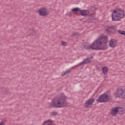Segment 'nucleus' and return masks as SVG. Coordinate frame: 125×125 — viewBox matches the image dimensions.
<instances>
[{
    "label": "nucleus",
    "instance_id": "obj_14",
    "mask_svg": "<svg viewBox=\"0 0 125 125\" xmlns=\"http://www.w3.org/2000/svg\"><path fill=\"white\" fill-rule=\"evenodd\" d=\"M102 70L104 75H107V74H108V67H103L102 68Z\"/></svg>",
    "mask_w": 125,
    "mask_h": 125
},
{
    "label": "nucleus",
    "instance_id": "obj_1",
    "mask_svg": "<svg viewBox=\"0 0 125 125\" xmlns=\"http://www.w3.org/2000/svg\"><path fill=\"white\" fill-rule=\"evenodd\" d=\"M107 42H108V36L105 35H101L91 45L87 47V49L93 50L107 49Z\"/></svg>",
    "mask_w": 125,
    "mask_h": 125
},
{
    "label": "nucleus",
    "instance_id": "obj_9",
    "mask_svg": "<svg viewBox=\"0 0 125 125\" xmlns=\"http://www.w3.org/2000/svg\"><path fill=\"white\" fill-rule=\"evenodd\" d=\"M109 45L110 47H116L117 46V40L116 39H111L109 41Z\"/></svg>",
    "mask_w": 125,
    "mask_h": 125
},
{
    "label": "nucleus",
    "instance_id": "obj_12",
    "mask_svg": "<svg viewBox=\"0 0 125 125\" xmlns=\"http://www.w3.org/2000/svg\"><path fill=\"white\" fill-rule=\"evenodd\" d=\"M106 32H107V33H113V32H114V31H115V27L114 26H111L110 27H108L106 30Z\"/></svg>",
    "mask_w": 125,
    "mask_h": 125
},
{
    "label": "nucleus",
    "instance_id": "obj_17",
    "mask_svg": "<svg viewBox=\"0 0 125 125\" xmlns=\"http://www.w3.org/2000/svg\"><path fill=\"white\" fill-rule=\"evenodd\" d=\"M51 116H56L57 115V113L55 112H53L51 113Z\"/></svg>",
    "mask_w": 125,
    "mask_h": 125
},
{
    "label": "nucleus",
    "instance_id": "obj_6",
    "mask_svg": "<svg viewBox=\"0 0 125 125\" xmlns=\"http://www.w3.org/2000/svg\"><path fill=\"white\" fill-rule=\"evenodd\" d=\"M72 11H73L74 12H78V11H79L81 15H82L83 16H85V15H88V14H89V11L80 10V9H79L78 8L72 9Z\"/></svg>",
    "mask_w": 125,
    "mask_h": 125
},
{
    "label": "nucleus",
    "instance_id": "obj_3",
    "mask_svg": "<svg viewBox=\"0 0 125 125\" xmlns=\"http://www.w3.org/2000/svg\"><path fill=\"white\" fill-rule=\"evenodd\" d=\"M125 16V12L122 9H117L113 11L112 14V20L119 21Z\"/></svg>",
    "mask_w": 125,
    "mask_h": 125
},
{
    "label": "nucleus",
    "instance_id": "obj_11",
    "mask_svg": "<svg viewBox=\"0 0 125 125\" xmlns=\"http://www.w3.org/2000/svg\"><path fill=\"white\" fill-rule=\"evenodd\" d=\"M88 63H91L90 58H87L84 60L83 62L79 64V66H83V65H85V64H88Z\"/></svg>",
    "mask_w": 125,
    "mask_h": 125
},
{
    "label": "nucleus",
    "instance_id": "obj_8",
    "mask_svg": "<svg viewBox=\"0 0 125 125\" xmlns=\"http://www.w3.org/2000/svg\"><path fill=\"white\" fill-rule=\"evenodd\" d=\"M94 99L91 98L88 100L85 103L84 106L86 108H90L91 106H92L93 104V102H94Z\"/></svg>",
    "mask_w": 125,
    "mask_h": 125
},
{
    "label": "nucleus",
    "instance_id": "obj_5",
    "mask_svg": "<svg viewBox=\"0 0 125 125\" xmlns=\"http://www.w3.org/2000/svg\"><path fill=\"white\" fill-rule=\"evenodd\" d=\"M109 96L106 94L101 95L97 100L98 102H108L109 101Z\"/></svg>",
    "mask_w": 125,
    "mask_h": 125
},
{
    "label": "nucleus",
    "instance_id": "obj_4",
    "mask_svg": "<svg viewBox=\"0 0 125 125\" xmlns=\"http://www.w3.org/2000/svg\"><path fill=\"white\" fill-rule=\"evenodd\" d=\"M114 96L118 98H125V89L124 87L119 88L114 93Z\"/></svg>",
    "mask_w": 125,
    "mask_h": 125
},
{
    "label": "nucleus",
    "instance_id": "obj_10",
    "mask_svg": "<svg viewBox=\"0 0 125 125\" xmlns=\"http://www.w3.org/2000/svg\"><path fill=\"white\" fill-rule=\"evenodd\" d=\"M122 109V108L120 107H115L111 110V113L112 116H116V114L119 112L120 110Z\"/></svg>",
    "mask_w": 125,
    "mask_h": 125
},
{
    "label": "nucleus",
    "instance_id": "obj_19",
    "mask_svg": "<svg viewBox=\"0 0 125 125\" xmlns=\"http://www.w3.org/2000/svg\"><path fill=\"white\" fill-rule=\"evenodd\" d=\"M0 125H3V122H1L0 123Z\"/></svg>",
    "mask_w": 125,
    "mask_h": 125
},
{
    "label": "nucleus",
    "instance_id": "obj_15",
    "mask_svg": "<svg viewBox=\"0 0 125 125\" xmlns=\"http://www.w3.org/2000/svg\"><path fill=\"white\" fill-rule=\"evenodd\" d=\"M118 33H119V34L121 35H124L125 36V32L124 31L118 30Z\"/></svg>",
    "mask_w": 125,
    "mask_h": 125
},
{
    "label": "nucleus",
    "instance_id": "obj_7",
    "mask_svg": "<svg viewBox=\"0 0 125 125\" xmlns=\"http://www.w3.org/2000/svg\"><path fill=\"white\" fill-rule=\"evenodd\" d=\"M38 13L39 15H41L42 16H46L49 14L48 13V11L46 8H42L39 10Z\"/></svg>",
    "mask_w": 125,
    "mask_h": 125
},
{
    "label": "nucleus",
    "instance_id": "obj_16",
    "mask_svg": "<svg viewBox=\"0 0 125 125\" xmlns=\"http://www.w3.org/2000/svg\"><path fill=\"white\" fill-rule=\"evenodd\" d=\"M61 44H62V45H63L64 46H67V43L64 41L61 42Z\"/></svg>",
    "mask_w": 125,
    "mask_h": 125
},
{
    "label": "nucleus",
    "instance_id": "obj_2",
    "mask_svg": "<svg viewBox=\"0 0 125 125\" xmlns=\"http://www.w3.org/2000/svg\"><path fill=\"white\" fill-rule=\"evenodd\" d=\"M67 97L64 94H62L59 97L55 98L49 104L50 108H63L67 106Z\"/></svg>",
    "mask_w": 125,
    "mask_h": 125
},
{
    "label": "nucleus",
    "instance_id": "obj_20",
    "mask_svg": "<svg viewBox=\"0 0 125 125\" xmlns=\"http://www.w3.org/2000/svg\"><path fill=\"white\" fill-rule=\"evenodd\" d=\"M91 58H93V57H92H92H91Z\"/></svg>",
    "mask_w": 125,
    "mask_h": 125
},
{
    "label": "nucleus",
    "instance_id": "obj_18",
    "mask_svg": "<svg viewBox=\"0 0 125 125\" xmlns=\"http://www.w3.org/2000/svg\"><path fill=\"white\" fill-rule=\"evenodd\" d=\"M71 69H69L67 71H66L65 72H64V75L68 74V73H71Z\"/></svg>",
    "mask_w": 125,
    "mask_h": 125
},
{
    "label": "nucleus",
    "instance_id": "obj_13",
    "mask_svg": "<svg viewBox=\"0 0 125 125\" xmlns=\"http://www.w3.org/2000/svg\"><path fill=\"white\" fill-rule=\"evenodd\" d=\"M44 125H54V122L51 120H48L44 123Z\"/></svg>",
    "mask_w": 125,
    "mask_h": 125
}]
</instances>
